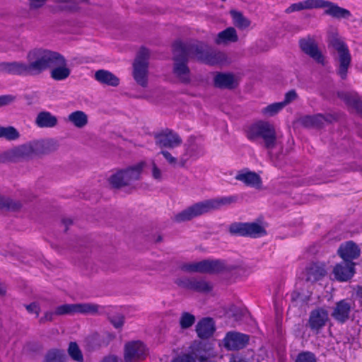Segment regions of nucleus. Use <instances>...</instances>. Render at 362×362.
Wrapping results in <instances>:
<instances>
[{
  "label": "nucleus",
  "instance_id": "obj_1",
  "mask_svg": "<svg viewBox=\"0 0 362 362\" xmlns=\"http://www.w3.org/2000/svg\"><path fill=\"white\" fill-rule=\"evenodd\" d=\"M173 50L174 68H186L187 61L190 58L203 62L210 66L220 64L225 59L223 53L214 51L202 42L184 43L177 40L173 44Z\"/></svg>",
  "mask_w": 362,
  "mask_h": 362
},
{
  "label": "nucleus",
  "instance_id": "obj_2",
  "mask_svg": "<svg viewBox=\"0 0 362 362\" xmlns=\"http://www.w3.org/2000/svg\"><path fill=\"white\" fill-rule=\"evenodd\" d=\"M53 144V141L50 140L32 141L3 152L0 155V161L16 162L46 154L54 149Z\"/></svg>",
  "mask_w": 362,
  "mask_h": 362
},
{
  "label": "nucleus",
  "instance_id": "obj_3",
  "mask_svg": "<svg viewBox=\"0 0 362 362\" xmlns=\"http://www.w3.org/2000/svg\"><path fill=\"white\" fill-rule=\"evenodd\" d=\"M238 200V196L235 194L200 202L177 214L175 216V219L177 222L189 221L196 216L202 215L212 210H217L224 206H229L237 202Z\"/></svg>",
  "mask_w": 362,
  "mask_h": 362
},
{
  "label": "nucleus",
  "instance_id": "obj_4",
  "mask_svg": "<svg viewBox=\"0 0 362 362\" xmlns=\"http://www.w3.org/2000/svg\"><path fill=\"white\" fill-rule=\"evenodd\" d=\"M317 8H323L324 14L334 18L347 19L351 16V13L348 9L340 7L337 4L327 0H303L291 4L285 10V12L288 14L303 10Z\"/></svg>",
  "mask_w": 362,
  "mask_h": 362
},
{
  "label": "nucleus",
  "instance_id": "obj_5",
  "mask_svg": "<svg viewBox=\"0 0 362 362\" xmlns=\"http://www.w3.org/2000/svg\"><path fill=\"white\" fill-rule=\"evenodd\" d=\"M29 68H66V61L57 52L42 48L30 50L27 55Z\"/></svg>",
  "mask_w": 362,
  "mask_h": 362
},
{
  "label": "nucleus",
  "instance_id": "obj_6",
  "mask_svg": "<svg viewBox=\"0 0 362 362\" xmlns=\"http://www.w3.org/2000/svg\"><path fill=\"white\" fill-rule=\"evenodd\" d=\"M247 136L252 141L259 138L262 139L264 147L267 149H272L276 145L275 129L267 122L258 121L250 125L247 131Z\"/></svg>",
  "mask_w": 362,
  "mask_h": 362
},
{
  "label": "nucleus",
  "instance_id": "obj_7",
  "mask_svg": "<svg viewBox=\"0 0 362 362\" xmlns=\"http://www.w3.org/2000/svg\"><path fill=\"white\" fill-rule=\"evenodd\" d=\"M144 166L145 162L141 161L125 170H121L110 177V183L115 188L128 185L132 182L139 179Z\"/></svg>",
  "mask_w": 362,
  "mask_h": 362
},
{
  "label": "nucleus",
  "instance_id": "obj_8",
  "mask_svg": "<svg viewBox=\"0 0 362 362\" xmlns=\"http://www.w3.org/2000/svg\"><path fill=\"white\" fill-rule=\"evenodd\" d=\"M211 346L209 343L194 341L190 346L191 354H185L175 358L172 362H206L211 356Z\"/></svg>",
  "mask_w": 362,
  "mask_h": 362
},
{
  "label": "nucleus",
  "instance_id": "obj_9",
  "mask_svg": "<svg viewBox=\"0 0 362 362\" xmlns=\"http://www.w3.org/2000/svg\"><path fill=\"white\" fill-rule=\"evenodd\" d=\"M229 232L232 235L239 236L250 237L253 238H259L267 234L264 228L255 222L240 223L235 222L230 224Z\"/></svg>",
  "mask_w": 362,
  "mask_h": 362
},
{
  "label": "nucleus",
  "instance_id": "obj_10",
  "mask_svg": "<svg viewBox=\"0 0 362 362\" xmlns=\"http://www.w3.org/2000/svg\"><path fill=\"white\" fill-rule=\"evenodd\" d=\"M97 305L92 303H76L64 304L56 308L57 315H63L66 314L81 313V314H94L98 312Z\"/></svg>",
  "mask_w": 362,
  "mask_h": 362
},
{
  "label": "nucleus",
  "instance_id": "obj_11",
  "mask_svg": "<svg viewBox=\"0 0 362 362\" xmlns=\"http://www.w3.org/2000/svg\"><path fill=\"white\" fill-rule=\"evenodd\" d=\"M250 336L235 331L226 333L223 343L227 350H239L245 348L249 343Z\"/></svg>",
  "mask_w": 362,
  "mask_h": 362
},
{
  "label": "nucleus",
  "instance_id": "obj_12",
  "mask_svg": "<svg viewBox=\"0 0 362 362\" xmlns=\"http://www.w3.org/2000/svg\"><path fill=\"white\" fill-rule=\"evenodd\" d=\"M299 46L304 53L310 56L316 62L325 65V56L319 49L317 44L313 38L308 37L300 39Z\"/></svg>",
  "mask_w": 362,
  "mask_h": 362
},
{
  "label": "nucleus",
  "instance_id": "obj_13",
  "mask_svg": "<svg viewBox=\"0 0 362 362\" xmlns=\"http://www.w3.org/2000/svg\"><path fill=\"white\" fill-rule=\"evenodd\" d=\"M146 346L141 341H132L124 346V357L126 362H132L144 358Z\"/></svg>",
  "mask_w": 362,
  "mask_h": 362
},
{
  "label": "nucleus",
  "instance_id": "obj_14",
  "mask_svg": "<svg viewBox=\"0 0 362 362\" xmlns=\"http://www.w3.org/2000/svg\"><path fill=\"white\" fill-rule=\"evenodd\" d=\"M353 303L349 299H342L337 302L333 308L331 316L339 323L346 322L350 316Z\"/></svg>",
  "mask_w": 362,
  "mask_h": 362
},
{
  "label": "nucleus",
  "instance_id": "obj_15",
  "mask_svg": "<svg viewBox=\"0 0 362 362\" xmlns=\"http://www.w3.org/2000/svg\"><path fill=\"white\" fill-rule=\"evenodd\" d=\"M329 319L328 312L322 308H316L311 311L309 320L308 326L310 329L318 334L320 330L325 326Z\"/></svg>",
  "mask_w": 362,
  "mask_h": 362
},
{
  "label": "nucleus",
  "instance_id": "obj_16",
  "mask_svg": "<svg viewBox=\"0 0 362 362\" xmlns=\"http://www.w3.org/2000/svg\"><path fill=\"white\" fill-rule=\"evenodd\" d=\"M356 264L354 262H341L337 264L333 269V274L339 282L349 281L354 275Z\"/></svg>",
  "mask_w": 362,
  "mask_h": 362
},
{
  "label": "nucleus",
  "instance_id": "obj_17",
  "mask_svg": "<svg viewBox=\"0 0 362 362\" xmlns=\"http://www.w3.org/2000/svg\"><path fill=\"white\" fill-rule=\"evenodd\" d=\"M156 144L160 147L173 148L182 144V139L175 132L166 129L156 136Z\"/></svg>",
  "mask_w": 362,
  "mask_h": 362
},
{
  "label": "nucleus",
  "instance_id": "obj_18",
  "mask_svg": "<svg viewBox=\"0 0 362 362\" xmlns=\"http://www.w3.org/2000/svg\"><path fill=\"white\" fill-rule=\"evenodd\" d=\"M177 284L186 289L201 293H207L212 289L211 284L204 279L185 278L178 279Z\"/></svg>",
  "mask_w": 362,
  "mask_h": 362
},
{
  "label": "nucleus",
  "instance_id": "obj_19",
  "mask_svg": "<svg viewBox=\"0 0 362 362\" xmlns=\"http://www.w3.org/2000/svg\"><path fill=\"white\" fill-rule=\"evenodd\" d=\"M327 273L325 264L313 262L305 267L304 277L306 281L315 283L322 279Z\"/></svg>",
  "mask_w": 362,
  "mask_h": 362
},
{
  "label": "nucleus",
  "instance_id": "obj_20",
  "mask_svg": "<svg viewBox=\"0 0 362 362\" xmlns=\"http://www.w3.org/2000/svg\"><path fill=\"white\" fill-rule=\"evenodd\" d=\"M338 254L344 262H353L360 256L361 250L355 243L347 241L339 246Z\"/></svg>",
  "mask_w": 362,
  "mask_h": 362
},
{
  "label": "nucleus",
  "instance_id": "obj_21",
  "mask_svg": "<svg viewBox=\"0 0 362 362\" xmlns=\"http://www.w3.org/2000/svg\"><path fill=\"white\" fill-rule=\"evenodd\" d=\"M235 178L250 187L259 189L262 186V178L260 175L247 169L238 171Z\"/></svg>",
  "mask_w": 362,
  "mask_h": 362
},
{
  "label": "nucleus",
  "instance_id": "obj_22",
  "mask_svg": "<svg viewBox=\"0 0 362 362\" xmlns=\"http://www.w3.org/2000/svg\"><path fill=\"white\" fill-rule=\"evenodd\" d=\"M195 330L200 339H209L216 331L215 322L211 317H203L197 322Z\"/></svg>",
  "mask_w": 362,
  "mask_h": 362
},
{
  "label": "nucleus",
  "instance_id": "obj_23",
  "mask_svg": "<svg viewBox=\"0 0 362 362\" xmlns=\"http://www.w3.org/2000/svg\"><path fill=\"white\" fill-rule=\"evenodd\" d=\"M215 87L221 89H233L238 86V81L231 74L218 73L214 78Z\"/></svg>",
  "mask_w": 362,
  "mask_h": 362
},
{
  "label": "nucleus",
  "instance_id": "obj_24",
  "mask_svg": "<svg viewBox=\"0 0 362 362\" xmlns=\"http://www.w3.org/2000/svg\"><path fill=\"white\" fill-rule=\"evenodd\" d=\"M202 273L216 274L226 269L225 262L221 259H204L201 261Z\"/></svg>",
  "mask_w": 362,
  "mask_h": 362
},
{
  "label": "nucleus",
  "instance_id": "obj_25",
  "mask_svg": "<svg viewBox=\"0 0 362 362\" xmlns=\"http://www.w3.org/2000/svg\"><path fill=\"white\" fill-rule=\"evenodd\" d=\"M95 79L101 84L116 87L119 84V79L111 72L105 69H98L94 75Z\"/></svg>",
  "mask_w": 362,
  "mask_h": 362
},
{
  "label": "nucleus",
  "instance_id": "obj_26",
  "mask_svg": "<svg viewBox=\"0 0 362 362\" xmlns=\"http://www.w3.org/2000/svg\"><path fill=\"white\" fill-rule=\"evenodd\" d=\"M238 40V36L235 29L233 27H229L217 35L215 43L217 45H228L236 42Z\"/></svg>",
  "mask_w": 362,
  "mask_h": 362
},
{
  "label": "nucleus",
  "instance_id": "obj_27",
  "mask_svg": "<svg viewBox=\"0 0 362 362\" xmlns=\"http://www.w3.org/2000/svg\"><path fill=\"white\" fill-rule=\"evenodd\" d=\"M35 124L40 128H51L57 125V119L49 112L42 111L37 115Z\"/></svg>",
  "mask_w": 362,
  "mask_h": 362
},
{
  "label": "nucleus",
  "instance_id": "obj_28",
  "mask_svg": "<svg viewBox=\"0 0 362 362\" xmlns=\"http://www.w3.org/2000/svg\"><path fill=\"white\" fill-rule=\"evenodd\" d=\"M339 98L348 105L354 107L357 112L362 114V100L356 93H339Z\"/></svg>",
  "mask_w": 362,
  "mask_h": 362
},
{
  "label": "nucleus",
  "instance_id": "obj_29",
  "mask_svg": "<svg viewBox=\"0 0 362 362\" xmlns=\"http://www.w3.org/2000/svg\"><path fill=\"white\" fill-rule=\"evenodd\" d=\"M68 120L77 128H83L88 124V115L81 110H76L68 116Z\"/></svg>",
  "mask_w": 362,
  "mask_h": 362
},
{
  "label": "nucleus",
  "instance_id": "obj_30",
  "mask_svg": "<svg viewBox=\"0 0 362 362\" xmlns=\"http://www.w3.org/2000/svg\"><path fill=\"white\" fill-rule=\"evenodd\" d=\"M327 122L326 118L321 114L309 115L303 118L302 122L308 127H321Z\"/></svg>",
  "mask_w": 362,
  "mask_h": 362
},
{
  "label": "nucleus",
  "instance_id": "obj_31",
  "mask_svg": "<svg viewBox=\"0 0 362 362\" xmlns=\"http://www.w3.org/2000/svg\"><path fill=\"white\" fill-rule=\"evenodd\" d=\"M150 52L148 49L146 48H141L133 64V68L137 69V68H147L148 67V59L149 57Z\"/></svg>",
  "mask_w": 362,
  "mask_h": 362
},
{
  "label": "nucleus",
  "instance_id": "obj_32",
  "mask_svg": "<svg viewBox=\"0 0 362 362\" xmlns=\"http://www.w3.org/2000/svg\"><path fill=\"white\" fill-rule=\"evenodd\" d=\"M230 15L233 18L234 25L239 29L244 30L250 25V21L245 17L242 13L236 11H231Z\"/></svg>",
  "mask_w": 362,
  "mask_h": 362
},
{
  "label": "nucleus",
  "instance_id": "obj_33",
  "mask_svg": "<svg viewBox=\"0 0 362 362\" xmlns=\"http://www.w3.org/2000/svg\"><path fill=\"white\" fill-rule=\"evenodd\" d=\"M42 70V69H1L4 74L23 76L38 75L41 73Z\"/></svg>",
  "mask_w": 362,
  "mask_h": 362
},
{
  "label": "nucleus",
  "instance_id": "obj_34",
  "mask_svg": "<svg viewBox=\"0 0 362 362\" xmlns=\"http://www.w3.org/2000/svg\"><path fill=\"white\" fill-rule=\"evenodd\" d=\"M19 136L18 132L13 127H0V138L13 141L17 139Z\"/></svg>",
  "mask_w": 362,
  "mask_h": 362
},
{
  "label": "nucleus",
  "instance_id": "obj_35",
  "mask_svg": "<svg viewBox=\"0 0 362 362\" xmlns=\"http://www.w3.org/2000/svg\"><path fill=\"white\" fill-rule=\"evenodd\" d=\"M148 69H134L133 76L138 84L146 87L148 84Z\"/></svg>",
  "mask_w": 362,
  "mask_h": 362
},
{
  "label": "nucleus",
  "instance_id": "obj_36",
  "mask_svg": "<svg viewBox=\"0 0 362 362\" xmlns=\"http://www.w3.org/2000/svg\"><path fill=\"white\" fill-rule=\"evenodd\" d=\"M66 354L61 350L49 351L45 358V362H66Z\"/></svg>",
  "mask_w": 362,
  "mask_h": 362
},
{
  "label": "nucleus",
  "instance_id": "obj_37",
  "mask_svg": "<svg viewBox=\"0 0 362 362\" xmlns=\"http://www.w3.org/2000/svg\"><path fill=\"white\" fill-rule=\"evenodd\" d=\"M179 322L182 329H188L195 322V317L188 312H184L181 314Z\"/></svg>",
  "mask_w": 362,
  "mask_h": 362
},
{
  "label": "nucleus",
  "instance_id": "obj_38",
  "mask_svg": "<svg viewBox=\"0 0 362 362\" xmlns=\"http://www.w3.org/2000/svg\"><path fill=\"white\" fill-rule=\"evenodd\" d=\"M21 207L18 202H13V200L0 196V209H6L8 211H16Z\"/></svg>",
  "mask_w": 362,
  "mask_h": 362
},
{
  "label": "nucleus",
  "instance_id": "obj_39",
  "mask_svg": "<svg viewBox=\"0 0 362 362\" xmlns=\"http://www.w3.org/2000/svg\"><path fill=\"white\" fill-rule=\"evenodd\" d=\"M284 107V103H275L267 105L262 110V112L264 115L273 116L277 114L280 110Z\"/></svg>",
  "mask_w": 362,
  "mask_h": 362
},
{
  "label": "nucleus",
  "instance_id": "obj_40",
  "mask_svg": "<svg viewBox=\"0 0 362 362\" xmlns=\"http://www.w3.org/2000/svg\"><path fill=\"white\" fill-rule=\"evenodd\" d=\"M180 269L189 273H202L201 261L184 263L180 266Z\"/></svg>",
  "mask_w": 362,
  "mask_h": 362
},
{
  "label": "nucleus",
  "instance_id": "obj_41",
  "mask_svg": "<svg viewBox=\"0 0 362 362\" xmlns=\"http://www.w3.org/2000/svg\"><path fill=\"white\" fill-rule=\"evenodd\" d=\"M69 354L70 356L76 361L82 362L83 355L82 353L76 342H71L69 346Z\"/></svg>",
  "mask_w": 362,
  "mask_h": 362
},
{
  "label": "nucleus",
  "instance_id": "obj_42",
  "mask_svg": "<svg viewBox=\"0 0 362 362\" xmlns=\"http://www.w3.org/2000/svg\"><path fill=\"white\" fill-rule=\"evenodd\" d=\"M340 68H348L351 63V57L349 49L338 53Z\"/></svg>",
  "mask_w": 362,
  "mask_h": 362
},
{
  "label": "nucleus",
  "instance_id": "obj_43",
  "mask_svg": "<svg viewBox=\"0 0 362 362\" xmlns=\"http://www.w3.org/2000/svg\"><path fill=\"white\" fill-rule=\"evenodd\" d=\"M329 45L337 51V52L346 50L348 49L345 42L337 36H333L329 40Z\"/></svg>",
  "mask_w": 362,
  "mask_h": 362
},
{
  "label": "nucleus",
  "instance_id": "obj_44",
  "mask_svg": "<svg viewBox=\"0 0 362 362\" xmlns=\"http://www.w3.org/2000/svg\"><path fill=\"white\" fill-rule=\"evenodd\" d=\"M51 77L56 81L66 79L70 75V69H51Z\"/></svg>",
  "mask_w": 362,
  "mask_h": 362
},
{
  "label": "nucleus",
  "instance_id": "obj_45",
  "mask_svg": "<svg viewBox=\"0 0 362 362\" xmlns=\"http://www.w3.org/2000/svg\"><path fill=\"white\" fill-rule=\"evenodd\" d=\"M296 362H317V359L313 353L303 351L298 354Z\"/></svg>",
  "mask_w": 362,
  "mask_h": 362
},
{
  "label": "nucleus",
  "instance_id": "obj_46",
  "mask_svg": "<svg viewBox=\"0 0 362 362\" xmlns=\"http://www.w3.org/2000/svg\"><path fill=\"white\" fill-rule=\"evenodd\" d=\"M59 7L64 10H75L77 8V4L73 0H57Z\"/></svg>",
  "mask_w": 362,
  "mask_h": 362
},
{
  "label": "nucleus",
  "instance_id": "obj_47",
  "mask_svg": "<svg viewBox=\"0 0 362 362\" xmlns=\"http://www.w3.org/2000/svg\"><path fill=\"white\" fill-rule=\"evenodd\" d=\"M189 70L190 69H173L175 76L181 78L184 82H188L189 80Z\"/></svg>",
  "mask_w": 362,
  "mask_h": 362
},
{
  "label": "nucleus",
  "instance_id": "obj_48",
  "mask_svg": "<svg viewBox=\"0 0 362 362\" xmlns=\"http://www.w3.org/2000/svg\"><path fill=\"white\" fill-rule=\"evenodd\" d=\"M57 315L55 311H47L45 313L44 316L40 318L39 322L40 324L45 323L46 322H51L54 320V317Z\"/></svg>",
  "mask_w": 362,
  "mask_h": 362
},
{
  "label": "nucleus",
  "instance_id": "obj_49",
  "mask_svg": "<svg viewBox=\"0 0 362 362\" xmlns=\"http://www.w3.org/2000/svg\"><path fill=\"white\" fill-rule=\"evenodd\" d=\"M110 322L115 328H120L123 326L124 322V317L122 315L112 317H110Z\"/></svg>",
  "mask_w": 362,
  "mask_h": 362
},
{
  "label": "nucleus",
  "instance_id": "obj_50",
  "mask_svg": "<svg viewBox=\"0 0 362 362\" xmlns=\"http://www.w3.org/2000/svg\"><path fill=\"white\" fill-rule=\"evenodd\" d=\"M297 97V94L294 90H291L287 92L285 95L284 100L281 102L284 103V106L285 107L287 104L294 100Z\"/></svg>",
  "mask_w": 362,
  "mask_h": 362
},
{
  "label": "nucleus",
  "instance_id": "obj_51",
  "mask_svg": "<svg viewBox=\"0 0 362 362\" xmlns=\"http://www.w3.org/2000/svg\"><path fill=\"white\" fill-rule=\"evenodd\" d=\"M16 97L12 95H4L0 96V107L8 105L14 101Z\"/></svg>",
  "mask_w": 362,
  "mask_h": 362
},
{
  "label": "nucleus",
  "instance_id": "obj_52",
  "mask_svg": "<svg viewBox=\"0 0 362 362\" xmlns=\"http://www.w3.org/2000/svg\"><path fill=\"white\" fill-rule=\"evenodd\" d=\"M25 308L29 313H35L36 317L39 315L40 308L37 303H32L29 305H27Z\"/></svg>",
  "mask_w": 362,
  "mask_h": 362
},
{
  "label": "nucleus",
  "instance_id": "obj_53",
  "mask_svg": "<svg viewBox=\"0 0 362 362\" xmlns=\"http://www.w3.org/2000/svg\"><path fill=\"white\" fill-rule=\"evenodd\" d=\"M1 68H18V69H20V68H27L26 67V65L23 64V63H21V62H11V63H2L1 64Z\"/></svg>",
  "mask_w": 362,
  "mask_h": 362
},
{
  "label": "nucleus",
  "instance_id": "obj_54",
  "mask_svg": "<svg viewBox=\"0 0 362 362\" xmlns=\"http://www.w3.org/2000/svg\"><path fill=\"white\" fill-rule=\"evenodd\" d=\"M152 175L153 177L157 180H161L162 179L161 170L158 168L154 162L153 163L152 166Z\"/></svg>",
  "mask_w": 362,
  "mask_h": 362
},
{
  "label": "nucleus",
  "instance_id": "obj_55",
  "mask_svg": "<svg viewBox=\"0 0 362 362\" xmlns=\"http://www.w3.org/2000/svg\"><path fill=\"white\" fill-rule=\"evenodd\" d=\"M160 153L168 160L170 164H175L176 163V158L173 157L170 153L167 151H162Z\"/></svg>",
  "mask_w": 362,
  "mask_h": 362
},
{
  "label": "nucleus",
  "instance_id": "obj_56",
  "mask_svg": "<svg viewBox=\"0 0 362 362\" xmlns=\"http://www.w3.org/2000/svg\"><path fill=\"white\" fill-rule=\"evenodd\" d=\"M101 362H123V361L114 355H110L105 357Z\"/></svg>",
  "mask_w": 362,
  "mask_h": 362
},
{
  "label": "nucleus",
  "instance_id": "obj_57",
  "mask_svg": "<svg viewBox=\"0 0 362 362\" xmlns=\"http://www.w3.org/2000/svg\"><path fill=\"white\" fill-rule=\"evenodd\" d=\"M230 362H248L246 358L241 354H235L233 355L230 359Z\"/></svg>",
  "mask_w": 362,
  "mask_h": 362
},
{
  "label": "nucleus",
  "instance_id": "obj_58",
  "mask_svg": "<svg viewBox=\"0 0 362 362\" xmlns=\"http://www.w3.org/2000/svg\"><path fill=\"white\" fill-rule=\"evenodd\" d=\"M30 6L33 8H39L42 6L47 0H29Z\"/></svg>",
  "mask_w": 362,
  "mask_h": 362
},
{
  "label": "nucleus",
  "instance_id": "obj_59",
  "mask_svg": "<svg viewBox=\"0 0 362 362\" xmlns=\"http://www.w3.org/2000/svg\"><path fill=\"white\" fill-rule=\"evenodd\" d=\"M348 69H339L338 71V75L342 78L344 79L347 76Z\"/></svg>",
  "mask_w": 362,
  "mask_h": 362
},
{
  "label": "nucleus",
  "instance_id": "obj_60",
  "mask_svg": "<svg viewBox=\"0 0 362 362\" xmlns=\"http://www.w3.org/2000/svg\"><path fill=\"white\" fill-rule=\"evenodd\" d=\"M74 60H76V62L71 64H70L71 66H76V65L81 64H83V62H88V61L83 58H79V59L77 58V59H74Z\"/></svg>",
  "mask_w": 362,
  "mask_h": 362
},
{
  "label": "nucleus",
  "instance_id": "obj_61",
  "mask_svg": "<svg viewBox=\"0 0 362 362\" xmlns=\"http://www.w3.org/2000/svg\"><path fill=\"white\" fill-rule=\"evenodd\" d=\"M5 287L0 284V295H3L4 293H5Z\"/></svg>",
  "mask_w": 362,
  "mask_h": 362
},
{
  "label": "nucleus",
  "instance_id": "obj_62",
  "mask_svg": "<svg viewBox=\"0 0 362 362\" xmlns=\"http://www.w3.org/2000/svg\"><path fill=\"white\" fill-rule=\"evenodd\" d=\"M63 222H64V223L65 224V226H67L68 225H69V224H71V223H72L71 220H70V219H64V220L63 221Z\"/></svg>",
  "mask_w": 362,
  "mask_h": 362
},
{
  "label": "nucleus",
  "instance_id": "obj_63",
  "mask_svg": "<svg viewBox=\"0 0 362 362\" xmlns=\"http://www.w3.org/2000/svg\"><path fill=\"white\" fill-rule=\"evenodd\" d=\"M134 97L136 98H146L145 95H134Z\"/></svg>",
  "mask_w": 362,
  "mask_h": 362
},
{
  "label": "nucleus",
  "instance_id": "obj_64",
  "mask_svg": "<svg viewBox=\"0 0 362 362\" xmlns=\"http://www.w3.org/2000/svg\"><path fill=\"white\" fill-rule=\"evenodd\" d=\"M223 1H225L226 0H222Z\"/></svg>",
  "mask_w": 362,
  "mask_h": 362
}]
</instances>
